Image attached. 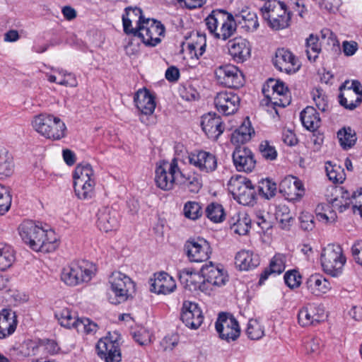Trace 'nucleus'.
<instances>
[{
	"mask_svg": "<svg viewBox=\"0 0 362 362\" xmlns=\"http://www.w3.org/2000/svg\"><path fill=\"white\" fill-rule=\"evenodd\" d=\"M185 250L189 260L194 262L206 261L211 254L209 242L199 238L187 240L185 245Z\"/></svg>",
	"mask_w": 362,
	"mask_h": 362,
	"instance_id": "nucleus-13",
	"label": "nucleus"
},
{
	"mask_svg": "<svg viewBox=\"0 0 362 362\" xmlns=\"http://www.w3.org/2000/svg\"><path fill=\"white\" fill-rule=\"evenodd\" d=\"M110 291L114 297H110L111 303L117 305L126 301L135 291L134 282L125 274L114 272L109 277Z\"/></svg>",
	"mask_w": 362,
	"mask_h": 362,
	"instance_id": "nucleus-5",
	"label": "nucleus"
},
{
	"mask_svg": "<svg viewBox=\"0 0 362 362\" xmlns=\"http://www.w3.org/2000/svg\"><path fill=\"white\" fill-rule=\"evenodd\" d=\"M282 189L288 194H293L296 198H301L304 194L302 182L297 177L290 176L286 177L281 183Z\"/></svg>",
	"mask_w": 362,
	"mask_h": 362,
	"instance_id": "nucleus-35",
	"label": "nucleus"
},
{
	"mask_svg": "<svg viewBox=\"0 0 362 362\" xmlns=\"http://www.w3.org/2000/svg\"><path fill=\"white\" fill-rule=\"evenodd\" d=\"M164 33L165 27L160 22L146 18L133 31V36L139 37L146 46L155 47L161 42L160 37Z\"/></svg>",
	"mask_w": 362,
	"mask_h": 362,
	"instance_id": "nucleus-8",
	"label": "nucleus"
},
{
	"mask_svg": "<svg viewBox=\"0 0 362 362\" xmlns=\"http://www.w3.org/2000/svg\"><path fill=\"white\" fill-rule=\"evenodd\" d=\"M259 257L249 250H241L235 255V264L240 270H249L258 266Z\"/></svg>",
	"mask_w": 362,
	"mask_h": 362,
	"instance_id": "nucleus-32",
	"label": "nucleus"
},
{
	"mask_svg": "<svg viewBox=\"0 0 362 362\" xmlns=\"http://www.w3.org/2000/svg\"><path fill=\"white\" fill-rule=\"evenodd\" d=\"M96 181L74 182V192L80 199H90L95 195Z\"/></svg>",
	"mask_w": 362,
	"mask_h": 362,
	"instance_id": "nucleus-38",
	"label": "nucleus"
},
{
	"mask_svg": "<svg viewBox=\"0 0 362 362\" xmlns=\"http://www.w3.org/2000/svg\"><path fill=\"white\" fill-rule=\"evenodd\" d=\"M11 204V196L8 189L0 184V215L7 212Z\"/></svg>",
	"mask_w": 362,
	"mask_h": 362,
	"instance_id": "nucleus-53",
	"label": "nucleus"
},
{
	"mask_svg": "<svg viewBox=\"0 0 362 362\" xmlns=\"http://www.w3.org/2000/svg\"><path fill=\"white\" fill-rule=\"evenodd\" d=\"M251 132L252 129L250 125L243 124L232 134V143L239 144L249 141L251 136Z\"/></svg>",
	"mask_w": 362,
	"mask_h": 362,
	"instance_id": "nucleus-49",
	"label": "nucleus"
},
{
	"mask_svg": "<svg viewBox=\"0 0 362 362\" xmlns=\"http://www.w3.org/2000/svg\"><path fill=\"white\" fill-rule=\"evenodd\" d=\"M340 90L339 103L346 109L352 110L361 103L362 85L358 81H346Z\"/></svg>",
	"mask_w": 362,
	"mask_h": 362,
	"instance_id": "nucleus-11",
	"label": "nucleus"
},
{
	"mask_svg": "<svg viewBox=\"0 0 362 362\" xmlns=\"http://www.w3.org/2000/svg\"><path fill=\"white\" fill-rule=\"evenodd\" d=\"M16 260L13 248L7 244L0 243V270L5 271L10 268Z\"/></svg>",
	"mask_w": 362,
	"mask_h": 362,
	"instance_id": "nucleus-39",
	"label": "nucleus"
},
{
	"mask_svg": "<svg viewBox=\"0 0 362 362\" xmlns=\"http://www.w3.org/2000/svg\"><path fill=\"white\" fill-rule=\"evenodd\" d=\"M233 161L238 171L250 173L256 161L252 151L247 148L237 147L233 153Z\"/></svg>",
	"mask_w": 362,
	"mask_h": 362,
	"instance_id": "nucleus-21",
	"label": "nucleus"
},
{
	"mask_svg": "<svg viewBox=\"0 0 362 362\" xmlns=\"http://www.w3.org/2000/svg\"><path fill=\"white\" fill-rule=\"evenodd\" d=\"M353 194L350 195L349 192L343 187L335 189V197L329 201L333 209H337L339 212H343L351 205L353 209Z\"/></svg>",
	"mask_w": 362,
	"mask_h": 362,
	"instance_id": "nucleus-31",
	"label": "nucleus"
},
{
	"mask_svg": "<svg viewBox=\"0 0 362 362\" xmlns=\"http://www.w3.org/2000/svg\"><path fill=\"white\" fill-rule=\"evenodd\" d=\"M214 105L218 112L224 115H230L238 110L240 98L230 91L220 92L214 98Z\"/></svg>",
	"mask_w": 362,
	"mask_h": 362,
	"instance_id": "nucleus-17",
	"label": "nucleus"
},
{
	"mask_svg": "<svg viewBox=\"0 0 362 362\" xmlns=\"http://www.w3.org/2000/svg\"><path fill=\"white\" fill-rule=\"evenodd\" d=\"M340 145L346 150L351 148L357 140L356 134L354 130L351 127H344L337 133Z\"/></svg>",
	"mask_w": 362,
	"mask_h": 362,
	"instance_id": "nucleus-41",
	"label": "nucleus"
},
{
	"mask_svg": "<svg viewBox=\"0 0 362 362\" xmlns=\"http://www.w3.org/2000/svg\"><path fill=\"white\" fill-rule=\"evenodd\" d=\"M97 226L100 230L108 233L117 229V213L109 207L100 209L97 214Z\"/></svg>",
	"mask_w": 362,
	"mask_h": 362,
	"instance_id": "nucleus-23",
	"label": "nucleus"
},
{
	"mask_svg": "<svg viewBox=\"0 0 362 362\" xmlns=\"http://www.w3.org/2000/svg\"><path fill=\"white\" fill-rule=\"evenodd\" d=\"M16 324L15 313L11 310H3L0 313V339L13 333Z\"/></svg>",
	"mask_w": 362,
	"mask_h": 362,
	"instance_id": "nucleus-30",
	"label": "nucleus"
},
{
	"mask_svg": "<svg viewBox=\"0 0 362 362\" xmlns=\"http://www.w3.org/2000/svg\"><path fill=\"white\" fill-rule=\"evenodd\" d=\"M183 213L187 218L197 220L203 214L202 207L199 203L193 201H188L185 204Z\"/></svg>",
	"mask_w": 362,
	"mask_h": 362,
	"instance_id": "nucleus-47",
	"label": "nucleus"
},
{
	"mask_svg": "<svg viewBox=\"0 0 362 362\" xmlns=\"http://www.w3.org/2000/svg\"><path fill=\"white\" fill-rule=\"evenodd\" d=\"M180 319L187 327L197 329L201 326L204 317L197 303L185 301L182 304Z\"/></svg>",
	"mask_w": 362,
	"mask_h": 362,
	"instance_id": "nucleus-18",
	"label": "nucleus"
},
{
	"mask_svg": "<svg viewBox=\"0 0 362 362\" xmlns=\"http://www.w3.org/2000/svg\"><path fill=\"white\" fill-rule=\"evenodd\" d=\"M273 63L276 69L287 74H294L300 68L298 59L291 51L284 48L276 50Z\"/></svg>",
	"mask_w": 362,
	"mask_h": 362,
	"instance_id": "nucleus-15",
	"label": "nucleus"
},
{
	"mask_svg": "<svg viewBox=\"0 0 362 362\" xmlns=\"http://www.w3.org/2000/svg\"><path fill=\"white\" fill-rule=\"evenodd\" d=\"M321 51V46L317 36L311 34L306 40V54L310 61L315 62Z\"/></svg>",
	"mask_w": 362,
	"mask_h": 362,
	"instance_id": "nucleus-45",
	"label": "nucleus"
},
{
	"mask_svg": "<svg viewBox=\"0 0 362 362\" xmlns=\"http://www.w3.org/2000/svg\"><path fill=\"white\" fill-rule=\"evenodd\" d=\"M229 54L236 62H243L250 56L251 47L249 42L242 37H235L227 44Z\"/></svg>",
	"mask_w": 362,
	"mask_h": 362,
	"instance_id": "nucleus-22",
	"label": "nucleus"
},
{
	"mask_svg": "<svg viewBox=\"0 0 362 362\" xmlns=\"http://www.w3.org/2000/svg\"><path fill=\"white\" fill-rule=\"evenodd\" d=\"M301 277L296 270L288 271L284 274V281L291 288L298 287L300 284Z\"/></svg>",
	"mask_w": 362,
	"mask_h": 362,
	"instance_id": "nucleus-63",
	"label": "nucleus"
},
{
	"mask_svg": "<svg viewBox=\"0 0 362 362\" xmlns=\"http://www.w3.org/2000/svg\"><path fill=\"white\" fill-rule=\"evenodd\" d=\"M92 276L93 272L87 267L86 264L73 262L62 269L61 280L68 286H75L89 281Z\"/></svg>",
	"mask_w": 362,
	"mask_h": 362,
	"instance_id": "nucleus-10",
	"label": "nucleus"
},
{
	"mask_svg": "<svg viewBox=\"0 0 362 362\" xmlns=\"http://www.w3.org/2000/svg\"><path fill=\"white\" fill-rule=\"evenodd\" d=\"M259 192L264 197L269 199L276 194V185L270 179L262 180L259 185Z\"/></svg>",
	"mask_w": 362,
	"mask_h": 362,
	"instance_id": "nucleus-52",
	"label": "nucleus"
},
{
	"mask_svg": "<svg viewBox=\"0 0 362 362\" xmlns=\"http://www.w3.org/2000/svg\"><path fill=\"white\" fill-rule=\"evenodd\" d=\"M308 289L315 296L327 293L331 289L329 281L319 274L311 275L306 281Z\"/></svg>",
	"mask_w": 362,
	"mask_h": 362,
	"instance_id": "nucleus-29",
	"label": "nucleus"
},
{
	"mask_svg": "<svg viewBox=\"0 0 362 362\" xmlns=\"http://www.w3.org/2000/svg\"><path fill=\"white\" fill-rule=\"evenodd\" d=\"M183 180L182 173L176 158H173L170 162L163 161L156 167L155 182L160 189L165 191L170 190L175 185H179V182H182Z\"/></svg>",
	"mask_w": 362,
	"mask_h": 362,
	"instance_id": "nucleus-3",
	"label": "nucleus"
},
{
	"mask_svg": "<svg viewBox=\"0 0 362 362\" xmlns=\"http://www.w3.org/2000/svg\"><path fill=\"white\" fill-rule=\"evenodd\" d=\"M145 18L142 11L138 7H127L125 8V14L122 16L124 32L127 34H132L136 28L141 25Z\"/></svg>",
	"mask_w": 362,
	"mask_h": 362,
	"instance_id": "nucleus-25",
	"label": "nucleus"
},
{
	"mask_svg": "<svg viewBox=\"0 0 362 362\" xmlns=\"http://www.w3.org/2000/svg\"><path fill=\"white\" fill-rule=\"evenodd\" d=\"M317 218L325 223H333L337 219V214L332 206L327 204H319L315 209Z\"/></svg>",
	"mask_w": 362,
	"mask_h": 362,
	"instance_id": "nucleus-43",
	"label": "nucleus"
},
{
	"mask_svg": "<svg viewBox=\"0 0 362 362\" xmlns=\"http://www.w3.org/2000/svg\"><path fill=\"white\" fill-rule=\"evenodd\" d=\"M276 218L284 226L288 225L290 221L293 219L290 213L289 209L286 205H279L275 211Z\"/></svg>",
	"mask_w": 362,
	"mask_h": 362,
	"instance_id": "nucleus-58",
	"label": "nucleus"
},
{
	"mask_svg": "<svg viewBox=\"0 0 362 362\" xmlns=\"http://www.w3.org/2000/svg\"><path fill=\"white\" fill-rule=\"evenodd\" d=\"M58 76L56 75H49L48 76V81L50 82H55L59 85L69 86V87H76L78 85V82L76 76L71 73H65L63 71H57Z\"/></svg>",
	"mask_w": 362,
	"mask_h": 362,
	"instance_id": "nucleus-42",
	"label": "nucleus"
},
{
	"mask_svg": "<svg viewBox=\"0 0 362 362\" xmlns=\"http://www.w3.org/2000/svg\"><path fill=\"white\" fill-rule=\"evenodd\" d=\"M210 34L215 38L227 40L234 35L237 24L232 13L224 10H215L205 19Z\"/></svg>",
	"mask_w": 362,
	"mask_h": 362,
	"instance_id": "nucleus-1",
	"label": "nucleus"
},
{
	"mask_svg": "<svg viewBox=\"0 0 362 362\" xmlns=\"http://www.w3.org/2000/svg\"><path fill=\"white\" fill-rule=\"evenodd\" d=\"M327 175L329 179L334 183H341L344 180V170L339 166L326 167Z\"/></svg>",
	"mask_w": 362,
	"mask_h": 362,
	"instance_id": "nucleus-59",
	"label": "nucleus"
},
{
	"mask_svg": "<svg viewBox=\"0 0 362 362\" xmlns=\"http://www.w3.org/2000/svg\"><path fill=\"white\" fill-rule=\"evenodd\" d=\"M150 291L158 294H169L176 289L175 279L168 273L162 272L154 274L149 280Z\"/></svg>",
	"mask_w": 362,
	"mask_h": 362,
	"instance_id": "nucleus-19",
	"label": "nucleus"
},
{
	"mask_svg": "<svg viewBox=\"0 0 362 362\" xmlns=\"http://www.w3.org/2000/svg\"><path fill=\"white\" fill-rule=\"evenodd\" d=\"M313 100L316 107L322 112H326L329 109V104L327 97L322 90L316 89L312 91Z\"/></svg>",
	"mask_w": 362,
	"mask_h": 362,
	"instance_id": "nucleus-54",
	"label": "nucleus"
},
{
	"mask_svg": "<svg viewBox=\"0 0 362 362\" xmlns=\"http://www.w3.org/2000/svg\"><path fill=\"white\" fill-rule=\"evenodd\" d=\"M201 126L207 136L212 140H216L225 129L222 119L216 113L209 112L202 116Z\"/></svg>",
	"mask_w": 362,
	"mask_h": 362,
	"instance_id": "nucleus-20",
	"label": "nucleus"
},
{
	"mask_svg": "<svg viewBox=\"0 0 362 362\" xmlns=\"http://www.w3.org/2000/svg\"><path fill=\"white\" fill-rule=\"evenodd\" d=\"M201 274L202 279L206 280L209 284L217 286V287L225 285L228 281L226 273L211 262L202 266Z\"/></svg>",
	"mask_w": 362,
	"mask_h": 362,
	"instance_id": "nucleus-24",
	"label": "nucleus"
},
{
	"mask_svg": "<svg viewBox=\"0 0 362 362\" xmlns=\"http://www.w3.org/2000/svg\"><path fill=\"white\" fill-rule=\"evenodd\" d=\"M76 330L78 332L87 334H95L98 330V325L88 318H81L77 324Z\"/></svg>",
	"mask_w": 362,
	"mask_h": 362,
	"instance_id": "nucleus-56",
	"label": "nucleus"
},
{
	"mask_svg": "<svg viewBox=\"0 0 362 362\" xmlns=\"http://www.w3.org/2000/svg\"><path fill=\"white\" fill-rule=\"evenodd\" d=\"M31 125L36 132L44 135L45 132V115L40 113L35 115L31 121Z\"/></svg>",
	"mask_w": 362,
	"mask_h": 362,
	"instance_id": "nucleus-64",
	"label": "nucleus"
},
{
	"mask_svg": "<svg viewBox=\"0 0 362 362\" xmlns=\"http://www.w3.org/2000/svg\"><path fill=\"white\" fill-rule=\"evenodd\" d=\"M20 237L24 243L35 251H41L45 243V230L31 220H25L18 228Z\"/></svg>",
	"mask_w": 362,
	"mask_h": 362,
	"instance_id": "nucleus-7",
	"label": "nucleus"
},
{
	"mask_svg": "<svg viewBox=\"0 0 362 362\" xmlns=\"http://www.w3.org/2000/svg\"><path fill=\"white\" fill-rule=\"evenodd\" d=\"M322 348V341L317 337H308L303 342V351L310 356H317Z\"/></svg>",
	"mask_w": 362,
	"mask_h": 362,
	"instance_id": "nucleus-50",
	"label": "nucleus"
},
{
	"mask_svg": "<svg viewBox=\"0 0 362 362\" xmlns=\"http://www.w3.org/2000/svg\"><path fill=\"white\" fill-rule=\"evenodd\" d=\"M55 317L62 326L69 329L74 328L76 329L77 324L80 321V319L76 318L68 308L55 311Z\"/></svg>",
	"mask_w": 362,
	"mask_h": 362,
	"instance_id": "nucleus-40",
	"label": "nucleus"
},
{
	"mask_svg": "<svg viewBox=\"0 0 362 362\" xmlns=\"http://www.w3.org/2000/svg\"><path fill=\"white\" fill-rule=\"evenodd\" d=\"M134 101L136 108L144 115H151L155 110V98L146 88L139 89L136 93Z\"/></svg>",
	"mask_w": 362,
	"mask_h": 362,
	"instance_id": "nucleus-26",
	"label": "nucleus"
},
{
	"mask_svg": "<svg viewBox=\"0 0 362 362\" xmlns=\"http://www.w3.org/2000/svg\"><path fill=\"white\" fill-rule=\"evenodd\" d=\"M251 222L250 217L245 211L235 213L228 221L230 230L240 235H246L249 232Z\"/></svg>",
	"mask_w": 362,
	"mask_h": 362,
	"instance_id": "nucleus-27",
	"label": "nucleus"
},
{
	"mask_svg": "<svg viewBox=\"0 0 362 362\" xmlns=\"http://www.w3.org/2000/svg\"><path fill=\"white\" fill-rule=\"evenodd\" d=\"M134 340L140 345L144 346L151 343V334L145 328H140L133 333Z\"/></svg>",
	"mask_w": 362,
	"mask_h": 362,
	"instance_id": "nucleus-62",
	"label": "nucleus"
},
{
	"mask_svg": "<svg viewBox=\"0 0 362 362\" xmlns=\"http://www.w3.org/2000/svg\"><path fill=\"white\" fill-rule=\"evenodd\" d=\"M300 120L303 127L314 132L317 129L320 124V118L316 110L311 106L306 107L300 113Z\"/></svg>",
	"mask_w": 362,
	"mask_h": 362,
	"instance_id": "nucleus-33",
	"label": "nucleus"
},
{
	"mask_svg": "<svg viewBox=\"0 0 362 362\" xmlns=\"http://www.w3.org/2000/svg\"><path fill=\"white\" fill-rule=\"evenodd\" d=\"M260 13L272 30H282L290 25L291 13L283 1L272 0L266 2L260 8Z\"/></svg>",
	"mask_w": 362,
	"mask_h": 362,
	"instance_id": "nucleus-2",
	"label": "nucleus"
},
{
	"mask_svg": "<svg viewBox=\"0 0 362 362\" xmlns=\"http://www.w3.org/2000/svg\"><path fill=\"white\" fill-rule=\"evenodd\" d=\"M73 179L74 182L96 181L94 170L89 163L77 165L73 173Z\"/></svg>",
	"mask_w": 362,
	"mask_h": 362,
	"instance_id": "nucleus-37",
	"label": "nucleus"
},
{
	"mask_svg": "<svg viewBox=\"0 0 362 362\" xmlns=\"http://www.w3.org/2000/svg\"><path fill=\"white\" fill-rule=\"evenodd\" d=\"M189 162L201 172L205 173L214 172L216 170L218 165L216 156L205 151L192 152L189 155Z\"/></svg>",
	"mask_w": 362,
	"mask_h": 362,
	"instance_id": "nucleus-16",
	"label": "nucleus"
},
{
	"mask_svg": "<svg viewBox=\"0 0 362 362\" xmlns=\"http://www.w3.org/2000/svg\"><path fill=\"white\" fill-rule=\"evenodd\" d=\"M262 91L266 98V105L268 106H272L274 109H275L276 113L277 111L276 110V107H285L291 103V100L287 96L280 97L279 95H276L275 94L270 95L269 93V90L268 89L266 90L264 88H263Z\"/></svg>",
	"mask_w": 362,
	"mask_h": 362,
	"instance_id": "nucleus-48",
	"label": "nucleus"
},
{
	"mask_svg": "<svg viewBox=\"0 0 362 362\" xmlns=\"http://www.w3.org/2000/svg\"><path fill=\"white\" fill-rule=\"evenodd\" d=\"M183 182H179V185H184L187 186L189 190L192 192H198L202 187V182L200 179L195 176L186 177L182 173Z\"/></svg>",
	"mask_w": 362,
	"mask_h": 362,
	"instance_id": "nucleus-60",
	"label": "nucleus"
},
{
	"mask_svg": "<svg viewBox=\"0 0 362 362\" xmlns=\"http://www.w3.org/2000/svg\"><path fill=\"white\" fill-rule=\"evenodd\" d=\"M320 260L324 272L332 276L339 275L346 263L342 248L334 244H329L322 250Z\"/></svg>",
	"mask_w": 362,
	"mask_h": 362,
	"instance_id": "nucleus-6",
	"label": "nucleus"
},
{
	"mask_svg": "<svg viewBox=\"0 0 362 362\" xmlns=\"http://www.w3.org/2000/svg\"><path fill=\"white\" fill-rule=\"evenodd\" d=\"M228 189L239 204L252 206L255 203L256 191L247 177L240 175L232 176L228 182Z\"/></svg>",
	"mask_w": 362,
	"mask_h": 362,
	"instance_id": "nucleus-4",
	"label": "nucleus"
},
{
	"mask_svg": "<svg viewBox=\"0 0 362 362\" xmlns=\"http://www.w3.org/2000/svg\"><path fill=\"white\" fill-rule=\"evenodd\" d=\"M286 256L283 254H276L272 259L269 268L274 274H279L285 269Z\"/></svg>",
	"mask_w": 362,
	"mask_h": 362,
	"instance_id": "nucleus-55",
	"label": "nucleus"
},
{
	"mask_svg": "<svg viewBox=\"0 0 362 362\" xmlns=\"http://www.w3.org/2000/svg\"><path fill=\"white\" fill-rule=\"evenodd\" d=\"M298 320L303 327L315 325L321 320L320 315L315 312V308L311 305L305 306L298 311Z\"/></svg>",
	"mask_w": 362,
	"mask_h": 362,
	"instance_id": "nucleus-34",
	"label": "nucleus"
},
{
	"mask_svg": "<svg viewBox=\"0 0 362 362\" xmlns=\"http://www.w3.org/2000/svg\"><path fill=\"white\" fill-rule=\"evenodd\" d=\"M14 171V163L12 155L4 147H0V179L9 177Z\"/></svg>",
	"mask_w": 362,
	"mask_h": 362,
	"instance_id": "nucleus-36",
	"label": "nucleus"
},
{
	"mask_svg": "<svg viewBox=\"0 0 362 362\" xmlns=\"http://www.w3.org/2000/svg\"><path fill=\"white\" fill-rule=\"evenodd\" d=\"M246 334L250 339L258 340L264 336V329L257 320H250L247 324Z\"/></svg>",
	"mask_w": 362,
	"mask_h": 362,
	"instance_id": "nucleus-51",
	"label": "nucleus"
},
{
	"mask_svg": "<svg viewBox=\"0 0 362 362\" xmlns=\"http://www.w3.org/2000/svg\"><path fill=\"white\" fill-rule=\"evenodd\" d=\"M215 327L220 337L227 341H235L240 336V329L238 322L232 315L219 314Z\"/></svg>",
	"mask_w": 362,
	"mask_h": 362,
	"instance_id": "nucleus-12",
	"label": "nucleus"
},
{
	"mask_svg": "<svg viewBox=\"0 0 362 362\" xmlns=\"http://www.w3.org/2000/svg\"><path fill=\"white\" fill-rule=\"evenodd\" d=\"M60 237L52 229L47 230V252H52L60 245Z\"/></svg>",
	"mask_w": 362,
	"mask_h": 362,
	"instance_id": "nucleus-57",
	"label": "nucleus"
},
{
	"mask_svg": "<svg viewBox=\"0 0 362 362\" xmlns=\"http://www.w3.org/2000/svg\"><path fill=\"white\" fill-rule=\"evenodd\" d=\"M66 127L59 117L47 115V138L59 140L66 135Z\"/></svg>",
	"mask_w": 362,
	"mask_h": 362,
	"instance_id": "nucleus-28",
	"label": "nucleus"
},
{
	"mask_svg": "<svg viewBox=\"0 0 362 362\" xmlns=\"http://www.w3.org/2000/svg\"><path fill=\"white\" fill-rule=\"evenodd\" d=\"M209 219L214 223L222 222L225 218L224 209L221 204L212 202L209 204L205 210Z\"/></svg>",
	"mask_w": 362,
	"mask_h": 362,
	"instance_id": "nucleus-44",
	"label": "nucleus"
},
{
	"mask_svg": "<svg viewBox=\"0 0 362 362\" xmlns=\"http://www.w3.org/2000/svg\"><path fill=\"white\" fill-rule=\"evenodd\" d=\"M214 74L220 85L230 88H238L243 86L245 82L242 71L231 64L218 66L214 71Z\"/></svg>",
	"mask_w": 362,
	"mask_h": 362,
	"instance_id": "nucleus-9",
	"label": "nucleus"
},
{
	"mask_svg": "<svg viewBox=\"0 0 362 362\" xmlns=\"http://www.w3.org/2000/svg\"><path fill=\"white\" fill-rule=\"evenodd\" d=\"M202 276L199 274L193 272H185L180 276L181 281L185 284V287L191 291H196L201 284Z\"/></svg>",
	"mask_w": 362,
	"mask_h": 362,
	"instance_id": "nucleus-46",
	"label": "nucleus"
},
{
	"mask_svg": "<svg viewBox=\"0 0 362 362\" xmlns=\"http://www.w3.org/2000/svg\"><path fill=\"white\" fill-rule=\"evenodd\" d=\"M259 151L264 158L273 160L277 156V152L275 148L269 144L267 141H262L259 145Z\"/></svg>",
	"mask_w": 362,
	"mask_h": 362,
	"instance_id": "nucleus-61",
	"label": "nucleus"
},
{
	"mask_svg": "<svg viewBox=\"0 0 362 362\" xmlns=\"http://www.w3.org/2000/svg\"><path fill=\"white\" fill-rule=\"evenodd\" d=\"M96 350L100 358L105 362H119L122 360L119 342L110 337L100 339L97 343Z\"/></svg>",
	"mask_w": 362,
	"mask_h": 362,
	"instance_id": "nucleus-14",
	"label": "nucleus"
}]
</instances>
